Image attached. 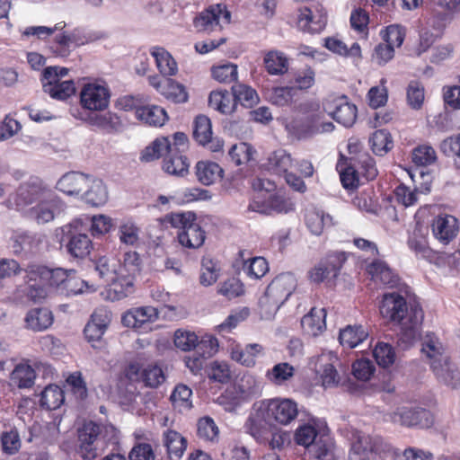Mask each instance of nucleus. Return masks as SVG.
I'll list each match as a JSON object with an SVG mask.
<instances>
[{
	"label": "nucleus",
	"instance_id": "obj_1",
	"mask_svg": "<svg viewBox=\"0 0 460 460\" xmlns=\"http://www.w3.org/2000/svg\"><path fill=\"white\" fill-rule=\"evenodd\" d=\"M384 319L398 324L403 330L399 341L410 344L415 338L416 328L423 320V311L419 305L409 308L406 299L397 292L385 293L379 306Z\"/></svg>",
	"mask_w": 460,
	"mask_h": 460
},
{
	"label": "nucleus",
	"instance_id": "obj_2",
	"mask_svg": "<svg viewBox=\"0 0 460 460\" xmlns=\"http://www.w3.org/2000/svg\"><path fill=\"white\" fill-rule=\"evenodd\" d=\"M421 351L430 359V368L437 380L452 389L460 387V370L450 357L442 351L440 344L429 340L423 342Z\"/></svg>",
	"mask_w": 460,
	"mask_h": 460
},
{
	"label": "nucleus",
	"instance_id": "obj_3",
	"mask_svg": "<svg viewBox=\"0 0 460 460\" xmlns=\"http://www.w3.org/2000/svg\"><path fill=\"white\" fill-rule=\"evenodd\" d=\"M195 213L191 211L172 213L164 217V221L172 227L182 229L178 234L179 243L188 248L198 249L201 246V228L194 225Z\"/></svg>",
	"mask_w": 460,
	"mask_h": 460
},
{
	"label": "nucleus",
	"instance_id": "obj_4",
	"mask_svg": "<svg viewBox=\"0 0 460 460\" xmlns=\"http://www.w3.org/2000/svg\"><path fill=\"white\" fill-rule=\"evenodd\" d=\"M349 460H375L384 450V441L379 436H370L361 431L352 434Z\"/></svg>",
	"mask_w": 460,
	"mask_h": 460
},
{
	"label": "nucleus",
	"instance_id": "obj_5",
	"mask_svg": "<svg viewBox=\"0 0 460 460\" xmlns=\"http://www.w3.org/2000/svg\"><path fill=\"white\" fill-rule=\"evenodd\" d=\"M387 420L405 427L429 428L433 423L429 411L420 407H399L386 415Z\"/></svg>",
	"mask_w": 460,
	"mask_h": 460
},
{
	"label": "nucleus",
	"instance_id": "obj_6",
	"mask_svg": "<svg viewBox=\"0 0 460 460\" xmlns=\"http://www.w3.org/2000/svg\"><path fill=\"white\" fill-rule=\"evenodd\" d=\"M346 261L347 256L344 252H330L308 272V277L314 283H321L329 279H335Z\"/></svg>",
	"mask_w": 460,
	"mask_h": 460
},
{
	"label": "nucleus",
	"instance_id": "obj_7",
	"mask_svg": "<svg viewBox=\"0 0 460 460\" xmlns=\"http://www.w3.org/2000/svg\"><path fill=\"white\" fill-rule=\"evenodd\" d=\"M323 110L336 122L346 128L351 127L357 119V107L349 102L345 95L327 99L323 102Z\"/></svg>",
	"mask_w": 460,
	"mask_h": 460
},
{
	"label": "nucleus",
	"instance_id": "obj_8",
	"mask_svg": "<svg viewBox=\"0 0 460 460\" xmlns=\"http://www.w3.org/2000/svg\"><path fill=\"white\" fill-rule=\"evenodd\" d=\"M261 403L271 422L287 425L294 420L298 413L297 404L291 399L274 398L262 401Z\"/></svg>",
	"mask_w": 460,
	"mask_h": 460
},
{
	"label": "nucleus",
	"instance_id": "obj_9",
	"mask_svg": "<svg viewBox=\"0 0 460 460\" xmlns=\"http://www.w3.org/2000/svg\"><path fill=\"white\" fill-rule=\"evenodd\" d=\"M293 209V204L278 193L270 194L268 197L258 193L248 206L249 211L263 215L288 213Z\"/></svg>",
	"mask_w": 460,
	"mask_h": 460
},
{
	"label": "nucleus",
	"instance_id": "obj_10",
	"mask_svg": "<svg viewBox=\"0 0 460 460\" xmlns=\"http://www.w3.org/2000/svg\"><path fill=\"white\" fill-rule=\"evenodd\" d=\"M81 103L90 111H102L108 107L110 92L108 88L97 84H88L80 93Z\"/></svg>",
	"mask_w": 460,
	"mask_h": 460
},
{
	"label": "nucleus",
	"instance_id": "obj_11",
	"mask_svg": "<svg viewBox=\"0 0 460 460\" xmlns=\"http://www.w3.org/2000/svg\"><path fill=\"white\" fill-rule=\"evenodd\" d=\"M296 286L295 276L285 272L275 277L268 285L265 294L284 304L292 295Z\"/></svg>",
	"mask_w": 460,
	"mask_h": 460
},
{
	"label": "nucleus",
	"instance_id": "obj_12",
	"mask_svg": "<svg viewBox=\"0 0 460 460\" xmlns=\"http://www.w3.org/2000/svg\"><path fill=\"white\" fill-rule=\"evenodd\" d=\"M318 431L317 429L310 425L304 424L299 426L295 433V440L296 444L305 447H312V452H314L317 459H321L325 456L328 452L326 445H320L321 438L317 441Z\"/></svg>",
	"mask_w": 460,
	"mask_h": 460
},
{
	"label": "nucleus",
	"instance_id": "obj_13",
	"mask_svg": "<svg viewBox=\"0 0 460 460\" xmlns=\"http://www.w3.org/2000/svg\"><path fill=\"white\" fill-rule=\"evenodd\" d=\"M50 190L38 182L22 184L15 198L17 209H23L33 202H40L44 198H49Z\"/></svg>",
	"mask_w": 460,
	"mask_h": 460
},
{
	"label": "nucleus",
	"instance_id": "obj_14",
	"mask_svg": "<svg viewBox=\"0 0 460 460\" xmlns=\"http://www.w3.org/2000/svg\"><path fill=\"white\" fill-rule=\"evenodd\" d=\"M91 179L89 176L76 172H71L63 175L57 183V188L69 195H79L89 186Z\"/></svg>",
	"mask_w": 460,
	"mask_h": 460
},
{
	"label": "nucleus",
	"instance_id": "obj_15",
	"mask_svg": "<svg viewBox=\"0 0 460 460\" xmlns=\"http://www.w3.org/2000/svg\"><path fill=\"white\" fill-rule=\"evenodd\" d=\"M60 211V201L53 192L49 191V198L41 199L35 207L30 209V213L38 223H48L51 221L56 213Z\"/></svg>",
	"mask_w": 460,
	"mask_h": 460
},
{
	"label": "nucleus",
	"instance_id": "obj_16",
	"mask_svg": "<svg viewBox=\"0 0 460 460\" xmlns=\"http://www.w3.org/2000/svg\"><path fill=\"white\" fill-rule=\"evenodd\" d=\"M159 317V310L152 306L133 309L122 316L125 326L139 329L146 323H153Z\"/></svg>",
	"mask_w": 460,
	"mask_h": 460
},
{
	"label": "nucleus",
	"instance_id": "obj_17",
	"mask_svg": "<svg viewBox=\"0 0 460 460\" xmlns=\"http://www.w3.org/2000/svg\"><path fill=\"white\" fill-rule=\"evenodd\" d=\"M208 106L222 114H231L236 110L234 92L217 90L210 93L208 96Z\"/></svg>",
	"mask_w": 460,
	"mask_h": 460
},
{
	"label": "nucleus",
	"instance_id": "obj_18",
	"mask_svg": "<svg viewBox=\"0 0 460 460\" xmlns=\"http://www.w3.org/2000/svg\"><path fill=\"white\" fill-rule=\"evenodd\" d=\"M234 386L244 401L258 397L261 393V383L249 372L240 374L236 377Z\"/></svg>",
	"mask_w": 460,
	"mask_h": 460
},
{
	"label": "nucleus",
	"instance_id": "obj_19",
	"mask_svg": "<svg viewBox=\"0 0 460 460\" xmlns=\"http://www.w3.org/2000/svg\"><path fill=\"white\" fill-rule=\"evenodd\" d=\"M272 422L265 413L264 406L260 402L259 407L254 412L251 413L247 419L244 429L251 434L254 438L259 439L263 436L264 431L268 426L271 425Z\"/></svg>",
	"mask_w": 460,
	"mask_h": 460
},
{
	"label": "nucleus",
	"instance_id": "obj_20",
	"mask_svg": "<svg viewBox=\"0 0 460 460\" xmlns=\"http://www.w3.org/2000/svg\"><path fill=\"white\" fill-rule=\"evenodd\" d=\"M220 20L225 23H229L231 20V13L226 6L222 4L210 5L203 12V31L210 27H218L221 29Z\"/></svg>",
	"mask_w": 460,
	"mask_h": 460
},
{
	"label": "nucleus",
	"instance_id": "obj_21",
	"mask_svg": "<svg viewBox=\"0 0 460 460\" xmlns=\"http://www.w3.org/2000/svg\"><path fill=\"white\" fill-rule=\"evenodd\" d=\"M204 374L211 383L219 385L227 384L231 378V370L226 361L213 360L203 367Z\"/></svg>",
	"mask_w": 460,
	"mask_h": 460
},
{
	"label": "nucleus",
	"instance_id": "obj_22",
	"mask_svg": "<svg viewBox=\"0 0 460 460\" xmlns=\"http://www.w3.org/2000/svg\"><path fill=\"white\" fill-rule=\"evenodd\" d=\"M26 326L35 332L48 329L53 323V314L48 308H33L25 318Z\"/></svg>",
	"mask_w": 460,
	"mask_h": 460
},
{
	"label": "nucleus",
	"instance_id": "obj_23",
	"mask_svg": "<svg viewBox=\"0 0 460 460\" xmlns=\"http://www.w3.org/2000/svg\"><path fill=\"white\" fill-rule=\"evenodd\" d=\"M325 316L324 309L316 310L313 308L309 314L301 319V325L304 331L313 336L319 335L326 328Z\"/></svg>",
	"mask_w": 460,
	"mask_h": 460
},
{
	"label": "nucleus",
	"instance_id": "obj_24",
	"mask_svg": "<svg viewBox=\"0 0 460 460\" xmlns=\"http://www.w3.org/2000/svg\"><path fill=\"white\" fill-rule=\"evenodd\" d=\"M266 71L271 75H282L288 70V60L286 55L279 50H270L264 56Z\"/></svg>",
	"mask_w": 460,
	"mask_h": 460
},
{
	"label": "nucleus",
	"instance_id": "obj_25",
	"mask_svg": "<svg viewBox=\"0 0 460 460\" xmlns=\"http://www.w3.org/2000/svg\"><path fill=\"white\" fill-rule=\"evenodd\" d=\"M337 168L340 170L341 184L346 190H353L358 187L359 172L356 169L354 157L349 158V162L347 159L344 163L340 161L337 164Z\"/></svg>",
	"mask_w": 460,
	"mask_h": 460
},
{
	"label": "nucleus",
	"instance_id": "obj_26",
	"mask_svg": "<svg viewBox=\"0 0 460 460\" xmlns=\"http://www.w3.org/2000/svg\"><path fill=\"white\" fill-rule=\"evenodd\" d=\"M36 374L26 363L18 364L10 376L11 385L18 388H30L34 385Z\"/></svg>",
	"mask_w": 460,
	"mask_h": 460
},
{
	"label": "nucleus",
	"instance_id": "obj_27",
	"mask_svg": "<svg viewBox=\"0 0 460 460\" xmlns=\"http://www.w3.org/2000/svg\"><path fill=\"white\" fill-rule=\"evenodd\" d=\"M137 118L150 126H163L168 116L164 109L156 105H146L137 109Z\"/></svg>",
	"mask_w": 460,
	"mask_h": 460
},
{
	"label": "nucleus",
	"instance_id": "obj_28",
	"mask_svg": "<svg viewBox=\"0 0 460 460\" xmlns=\"http://www.w3.org/2000/svg\"><path fill=\"white\" fill-rule=\"evenodd\" d=\"M368 336L362 325H348L340 331L339 341L343 347L352 349L363 342Z\"/></svg>",
	"mask_w": 460,
	"mask_h": 460
},
{
	"label": "nucleus",
	"instance_id": "obj_29",
	"mask_svg": "<svg viewBox=\"0 0 460 460\" xmlns=\"http://www.w3.org/2000/svg\"><path fill=\"white\" fill-rule=\"evenodd\" d=\"M68 253L75 258H84L90 254L93 243L86 234H75L66 243Z\"/></svg>",
	"mask_w": 460,
	"mask_h": 460
},
{
	"label": "nucleus",
	"instance_id": "obj_30",
	"mask_svg": "<svg viewBox=\"0 0 460 460\" xmlns=\"http://www.w3.org/2000/svg\"><path fill=\"white\" fill-rule=\"evenodd\" d=\"M305 224L313 234L320 235L325 227L332 225V218L322 210L310 209L305 214Z\"/></svg>",
	"mask_w": 460,
	"mask_h": 460
},
{
	"label": "nucleus",
	"instance_id": "obj_31",
	"mask_svg": "<svg viewBox=\"0 0 460 460\" xmlns=\"http://www.w3.org/2000/svg\"><path fill=\"white\" fill-rule=\"evenodd\" d=\"M160 73L166 76L174 75L178 71L177 63L172 56L161 47H154L151 51Z\"/></svg>",
	"mask_w": 460,
	"mask_h": 460
},
{
	"label": "nucleus",
	"instance_id": "obj_32",
	"mask_svg": "<svg viewBox=\"0 0 460 460\" xmlns=\"http://www.w3.org/2000/svg\"><path fill=\"white\" fill-rule=\"evenodd\" d=\"M169 153V138L165 137H158L142 151L140 159L142 162L148 163L162 156L165 157Z\"/></svg>",
	"mask_w": 460,
	"mask_h": 460
},
{
	"label": "nucleus",
	"instance_id": "obj_33",
	"mask_svg": "<svg viewBox=\"0 0 460 460\" xmlns=\"http://www.w3.org/2000/svg\"><path fill=\"white\" fill-rule=\"evenodd\" d=\"M187 158L181 153L170 152L164 158L163 169L169 174L175 176H184L189 170Z\"/></svg>",
	"mask_w": 460,
	"mask_h": 460
},
{
	"label": "nucleus",
	"instance_id": "obj_34",
	"mask_svg": "<svg viewBox=\"0 0 460 460\" xmlns=\"http://www.w3.org/2000/svg\"><path fill=\"white\" fill-rule=\"evenodd\" d=\"M368 272L374 279H379L383 284L392 288L395 287L399 282V277L382 261H374L368 266Z\"/></svg>",
	"mask_w": 460,
	"mask_h": 460
},
{
	"label": "nucleus",
	"instance_id": "obj_35",
	"mask_svg": "<svg viewBox=\"0 0 460 460\" xmlns=\"http://www.w3.org/2000/svg\"><path fill=\"white\" fill-rule=\"evenodd\" d=\"M88 187L84 192V199L88 204L98 207L106 203L108 191L102 180H91Z\"/></svg>",
	"mask_w": 460,
	"mask_h": 460
},
{
	"label": "nucleus",
	"instance_id": "obj_36",
	"mask_svg": "<svg viewBox=\"0 0 460 460\" xmlns=\"http://www.w3.org/2000/svg\"><path fill=\"white\" fill-rule=\"evenodd\" d=\"M290 155L284 149L274 151L268 158V170L276 174H286L288 168L292 165Z\"/></svg>",
	"mask_w": 460,
	"mask_h": 460
},
{
	"label": "nucleus",
	"instance_id": "obj_37",
	"mask_svg": "<svg viewBox=\"0 0 460 460\" xmlns=\"http://www.w3.org/2000/svg\"><path fill=\"white\" fill-rule=\"evenodd\" d=\"M164 446L172 460H178L181 457L186 448V439L178 432L169 430L164 435Z\"/></svg>",
	"mask_w": 460,
	"mask_h": 460
},
{
	"label": "nucleus",
	"instance_id": "obj_38",
	"mask_svg": "<svg viewBox=\"0 0 460 460\" xmlns=\"http://www.w3.org/2000/svg\"><path fill=\"white\" fill-rule=\"evenodd\" d=\"M372 151L376 155H384L394 146V141L389 131L386 129L376 130L369 139Z\"/></svg>",
	"mask_w": 460,
	"mask_h": 460
},
{
	"label": "nucleus",
	"instance_id": "obj_39",
	"mask_svg": "<svg viewBox=\"0 0 460 460\" xmlns=\"http://www.w3.org/2000/svg\"><path fill=\"white\" fill-rule=\"evenodd\" d=\"M161 94L174 103L185 102L188 100L184 86L171 78H164Z\"/></svg>",
	"mask_w": 460,
	"mask_h": 460
},
{
	"label": "nucleus",
	"instance_id": "obj_40",
	"mask_svg": "<svg viewBox=\"0 0 460 460\" xmlns=\"http://www.w3.org/2000/svg\"><path fill=\"white\" fill-rule=\"evenodd\" d=\"M231 90L234 92L236 106L241 104L247 109L253 107L259 102V96L254 89L243 84H235Z\"/></svg>",
	"mask_w": 460,
	"mask_h": 460
},
{
	"label": "nucleus",
	"instance_id": "obj_41",
	"mask_svg": "<svg viewBox=\"0 0 460 460\" xmlns=\"http://www.w3.org/2000/svg\"><path fill=\"white\" fill-rule=\"evenodd\" d=\"M63 391L58 385H49L41 393L40 404L48 410H56L64 402Z\"/></svg>",
	"mask_w": 460,
	"mask_h": 460
},
{
	"label": "nucleus",
	"instance_id": "obj_42",
	"mask_svg": "<svg viewBox=\"0 0 460 460\" xmlns=\"http://www.w3.org/2000/svg\"><path fill=\"white\" fill-rule=\"evenodd\" d=\"M203 147L213 153H222L224 140L218 137H213L212 124L208 117L203 115Z\"/></svg>",
	"mask_w": 460,
	"mask_h": 460
},
{
	"label": "nucleus",
	"instance_id": "obj_43",
	"mask_svg": "<svg viewBox=\"0 0 460 460\" xmlns=\"http://www.w3.org/2000/svg\"><path fill=\"white\" fill-rule=\"evenodd\" d=\"M295 374V368L287 362L276 364L266 374V377L273 384L281 385Z\"/></svg>",
	"mask_w": 460,
	"mask_h": 460
},
{
	"label": "nucleus",
	"instance_id": "obj_44",
	"mask_svg": "<svg viewBox=\"0 0 460 460\" xmlns=\"http://www.w3.org/2000/svg\"><path fill=\"white\" fill-rule=\"evenodd\" d=\"M85 289H89L87 282L81 279L75 270H69L66 279L63 283L61 287V290L59 292L60 295L63 296H75L78 294H82Z\"/></svg>",
	"mask_w": 460,
	"mask_h": 460
},
{
	"label": "nucleus",
	"instance_id": "obj_45",
	"mask_svg": "<svg viewBox=\"0 0 460 460\" xmlns=\"http://www.w3.org/2000/svg\"><path fill=\"white\" fill-rule=\"evenodd\" d=\"M2 449L7 455H14L19 452L22 441L17 429L10 428L4 430L0 436Z\"/></svg>",
	"mask_w": 460,
	"mask_h": 460
},
{
	"label": "nucleus",
	"instance_id": "obj_46",
	"mask_svg": "<svg viewBox=\"0 0 460 460\" xmlns=\"http://www.w3.org/2000/svg\"><path fill=\"white\" fill-rule=\"evenodd\" d=\"M373 356L378 366L385 368L392 366L395 361V351L392 345L386 342H377Z\"/></svg>",
	"mask_w": 460,
	"mask_h": 460
},
{
	"label": "nucleus",
	"instance_id": "obj_47",
	"mask_svg": "<svg viewBox=\"0 0 460 460\" xmlns=\"http://www.w3.org/2000/svg\"><path fill=\"white\" fill-rule=\"evenodd\" d=\"M95 270L104 282L110 283L119 275V262L115 259L101 257L95 264Z\"/></svg>",
	"mask_w": 460,
	"mask_h": 460
},
{
	"label": "nucleus",
	"instance_id": "obj_48",
	"mask_svg": "<svg viewBox=\"0 0 460 460\" xmlns=\"http://www.w3.org/2000/svg\"><path fill=\"white\" fill-rule=\"evenodd\" d=\"M327 22V14L323 10L318 12L317 14H314L312 10L308 7L300 9V14L298 16V23L300 26L306 27L310 23H315L316 28L312 29L313 31L323 30Z\"/></svg>",
	"mask_w": 460,
	"mask_h": 460
},
{
	"label": "nucleus",
	"instance_id": "obj_49",
	"mask_svg": "<svg viewBox=\"0 0 460 460\" xmlns=\"http://www.w3.org/2000/svg\"><path fill=\"white\" fill-rule=\"evenodd\" d=\"M243 270L249 278L259 279L268 272L269 264L263 257H253L243 262Z\"/></svg>",
	"mask_w": 460,
	"mask_h": 460
},
{
	"label": "nucleus",
	"instance_id": "obj_50",
	"mask_svg": "<svg viewBox=\"0 0 460 460\" xmlns=\"http://www.w3.org/2000/svg\"><path fill=\"white\" fill-rule=\"evenodd\" d=\"M244 401V399L239 395L238 391L233 385L226 388L216 400L219 405L223 406L227 411H235Z\"/></svg>",
	"mask_w": 460,
	"mask_h": 460
},
{
	"label": "nucleus",
	"instance_id": "obj_51",
	"mask_svg": "<svg viewBox=\"0 0 460 460\" xmlns=\"http://www.w3.org/2000/svg\"><path fill=\"white\" fill-rule=\"evenodd\" d=\"M434 2L440 7L447 10L448 13H438L435 18V25L438 28L446 26L451 20L450 13H456L460 10V0H434Z\"/></svg>",
	"mask_w": 460,
	"mask_h": 460
},
{
	"label": "nucleus",
	"instance_id": "obj_52",
	"mask_svg": "<svg viewBox=\"0 0 460 460\" xmlns=\"http://www.w3.org/2000/svg\"><path fill=\"white\" fill-rule=\"evenodd\" d=\"M354 162L358 165L359 173L367 180L372 181L378 174L375 159L367 153L360 154Z\"/></svg>",
	"mask_w": 460,
	"mask_h": 460
},
{
	"label": "nucleus",
	"instance_id": "obj_53",
	"mask_svg": "<svg viewBox=\"0 0 460 460\" xmlns=\"http://www.w3.org/2000/svg\"><path fill=\"white\" fill-rule=\"evenodd\" d=\"M191 394V390L187 385H177L170 397L173 407L178 408L180 411L190 409L192 406L190 401Z\"/></svg>",
	"mask_w": 460,
	"mask_h": 460
},
{
	"label": "nucleus",
	"instance_id": "obj_54",
	"mask_svg": "<svg viewBox=\"0 0 460 460\" xmlns=\"http://www.w3.org/2000/svg\"><path fill=\"white\" fill-rule=\"evenodd\" d=\"M406 97L411 108L414 110L420 109L424 101L423 85L418 81H411L406 89Z\"/></svg>",
	"mask_w": 460,
	"mask_h": 460
},
{
	"label": "nucleus",
	"instance_id": "obj_55",
	"mask_svg": "<svg viewBox=\"0 0 460 460\" xmlns=\"http://www.w3.org/2000/svg\"><path fill=\"white\" fill-rule=\"evenodd\" d=\"M228 155L236 165H241L252 159L253 149L249 144L241 142L233 145Z\"/></svg>",
	"mask_w": 460,
	"mask_h": 460
},
{
	"label": "nucleus",
	"instance_id": "obj_56",
	"mask_svg": "<svg viewBox=\"0 0 460 460\" xmlns=\"http://www.w3.org/2000/svg\"><path fill=\"white\" fill-rule=\"evenodd\" d=\"M436 158V152L429 146H419L412 151V162L420 168L426 169L425 167L433 164Z\"/></svg>",
	"mask_w": 460,
	"mask_h": 460
},
{
	"label": "nucleus",
	"instance_id": "obj_57",
	"mask_svg": "<svg viewBox=\"0 0 460 460\" xmlns=\"http://www.w3.org/2000/svg\"><path fill=\"white\" fill-rule=\"evenodd\" d=\"M212 77L220 83H232L237 79V66L226 63L211 69Z\"/></svg>",
	"mask_w": 460,
	"mask_h": 460
},
{
	"label": "nucleus",
	"instance_id": "obj_58",
	"mask_svg": "<svg viewBox=\"0 0 460 460\" xmlns=\"http://www.w3.org/2000/svg\"><path fill=\"white\" fill-rule=\"evenodd\" d=\"M90 123L107 131L117 130L121 123L118 116L111 113L94 114L89 118Z\"/></svg>",
	"mask_w": 460,
	"mask_h": 460
},
{
	"label": "nucleus",
	"instance_id": "obj_59",
	"mask_svg": "<svg viewBox=\"0 0 460 460\" xmlns=\"http://www.w3.org/2000/svg\"><path fill=\"white\" fill-rule=\"evenodd\" d=\"M109 289V296L113 300H120L127 297L134 291L132 279H124L123 285H126V292L123 291V286L120 283L119 276L111 279Z\"/></svg>",
	"mask_w": 460,
	"mask_h": 460
},
{
	"label": "nucleus",
	"instance_id": "obj_60",
	"mask_svg": "<svg viewBox=\"0 0 460 460\" xmlns=\"http://www.w3.org/2000/svg\"><path fill=\"white\" fill-rule=\"evenodd\" d=\"M174 345L183 350L190 351L198 344V336L194 332L177 330L174 333Z\"/></svg>",
	"mask_w": 460,
	"mask_h": 460
},
{
	"label": "nucleus",
	"instance_id": "obj_61",
	"mask_svg": "<svg viewBox=\"0 0 460 460\" xmlns=\"http://www.w3.org/2000/svg\"><path fill=\"white\" fill-rule=\"evenodd\" d=\"M69 270H66L61 268L49 269L44 270L45 283L49 287L55 288L57 292L59 294L63 283L67 278Z\"/></svg>",
	"mask_w": 460,
	"mask_h": 460
},
{
	"label": "nucleus",
	"instance_id": "obj_62",
	"mask_svg": "<svg viewBox=\"0 0 460 460\" xmlns=\"http://www.w3.org/2000/svg\"><path fill=\"white\" fill-rule=\"evenodd\" d=\"M217 292L228 299H232L243 294V284L236 278H230L221 284Z\"/></svg>",
	"mask_w": 460,
	"mask_h": 460
},
{
	"label": "nucleus",
	"instance_id": "obj_63",
	"mask_svg": "<svg viewBox=\"0 0 460 460\" xmlns=\"http://www.w3.org/2000/svg\"><path fill=\"white\" fill-rule=\"evenodd\" d=\"M250 314L248 307H243L233 311L226 319L217 326L219 332L231 331L235 328L241 322H243Z\"/></svg>",
	"mask_w": 460,
	"mask_h": 460
},
{
	"label": "nucleus",
	"instance_id": "obj_64",
	"mask_svg": "<svg viewBox=\"0 0 460 460\" xmlns=\"http://www.w3.org/2000/svg\"><path fill=\"white\" fill-rule=\"evenodd\" d=\"M128 460H155V454L150 444L137 443L130 450Z\"/></svg>",
	"mask_w": 460,
	"mask_h": 460
}]
</instances>
